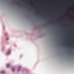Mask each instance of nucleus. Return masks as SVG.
Here are the masks:
<instances>
[{
	"label": "nucleus",
	"mask_w": 74,
	"mask_h": 74,
	"mask_svg": "<svg viewBox=\"0 0 74 74\" xmlns=\"http://www.w3.org/2000/svg\"><path fill=\"white\" fill-rule=\"evenodd\" d=\"M9 66H10V65L7 64V67L8 68V67H9Z\"/></svg>",
	"instance_id": "obj_3"
},
{
	"label": "nucleus",
	"mask_w": 74,
	"mask_h": 74,
	"mask_svg": "<svg viewBox=\"0 0 74 74\" xmlns=\"http://www.w3.org/2000/svg\"><path fill=\"white\" fill-rule=\"evenodd\" d=\"M6 40H8V38H7V39H6Z\"/></svg>",
	"instance_id": "obj_6"
},
{
	"label": "nucleus",
	"mask_w": 74,
	"mask_h": 74,
	"mask_svg": "<svg viewBox=\"0 0 74 74\" xmlns=\"http://www.w3.org/2000/svg\"><path fill=\"white\" fill-rule=\"evenodd\" d=\"M10 50H8V53L6 54L7 55H9V54H10Z\"/></svg>",
	"instance_id": "obj_1"
},
{
	"label": "nucleus",
	"mask_w": 74,
	"mask_h": 74,
	"mask_svg": "<svg viewBox=\"0 0 74 74\" xmlns=\"http://www.w3.org/2000/svg\"><path fill=\"white\" fill-rule=\"evenodd\" d=\"M12 69L13 70V71H15V70H14V68H12Z\"/></svg>",
	"instance_id": "obj_4"
},
{
	"label": "nucleus",
	"mask_w": 74,
	"mask_h": 74,
	"mask_svg": "<svg viewBox=\"0 0 74 74\" xmlns=\"http://www.w3.org/2000/svg\"><path fill=\"white\" fill-rule=\"evenodd\" d=\"M19 70H20V68H18L17 70L18 71H19Z\"/></svg>",
	"instance_id": "obj_5"
},
{
	"label": "nucleus",
	"mask_w": 74,
	"mask_h": 74,
	"mask_svg": "<svg viewBox=\"0 0 74 74\" xmlns=\"http://www.w3.org/2000/svg\"><path fill=\"white\" fill-rule=\"evenodd\" d=\"M1 74H4L5 73V71H2L1 72Z\"/></svg>",
	"instance_id": "obj_2"
}]
</instances>
